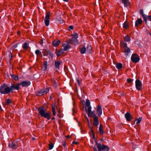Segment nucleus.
Masks as SVG:
<instances>
[{"instance_id":"nucleus-1","label":"nucleus","mask_w":151,"mask_h":151,"mask_svg":"<svg viewBox=\"0 0 151 151\" xmlns=\"http://www.w3.org/2000/svg\"><path fill=\"white\" fill-rule=\"evenodd\" d=\"M0 93L3 94H7L10 93L9 87L7 84H3L0 86Z\"/></svg>"},{"instance_id":"nucleus-2","label":"nucleus","mask_w":151,"mask_h":151,"mask_svg":"<svg viewBox=\"0 0 151 151\" xmlns=\"http://www.w3.org/2000/svg\"><path fill=\"white\" fill-rule=\"evenodd\" d=\"M95 142L96 145H97V147L98 151H109V149L108 146L98 143L97 140L95 141Z\"/></svg>"},{"instance_id":"nucleus-3","label":"nucleus","mask_w":151,"mask_h":151,"mask_svg":"<svg viewBox=\"0 0 151 151\" xmlns=\"http://www.w3.org/2000/svg\"><path fill=\"white\" fill-rule=\"evenodd\" d=\"M37 110L39 112V115L40 114L42 116L47 118V112H45L44 107H39Z\"/></svg>"},{"instance_id":"nucleus-4","label":"nucleus","mask_w":151,"mask_h":151,"mask_svg":"<svg viewBox=\"0 0 151 151\" xmlns=\"http://www.w3.org/2000/svg\"><path fill=\"white\" fill-rule=\"evenodd\" d=\"M20 86V83H17L16 85L14 83L12 84L11 86L9 87L10 93H12L13 92V90H19Z\"/></svg>"},{"instance_id":"nucleus-5","label":"nucleus","mask_w":151,"mask_h":151,"mask_svg":"<svg viewBox=\"0 0 151 151\" xmlns=\"http://www.w3.org/2000/svg\"><path fill=\"white\" fill-rule=\"evenodd\" d=\"M140 60L139 56L136 54L134 53L132 55L131 57V60L134 63H137Z\"/></svg>"},{"instance_id":"nucleus-6","label":"nucleus","mask_w":151,"mask_h":151,"mask_svg":"<svg viewBox=\"0 0 151 151\" xmlns=\"http://www.w3.org/2000/svg\"><path fill=\"white\" fill-rule=\"evenodd\" d=\"M42 54L39 50H37L35 51V53L37 56H42V55L44 56L47 55V51L46 49H44L42 51Z\"/></svg>"},{"instance_id":"nucleus-7","label":"nucleus","mask_w":151,"mask_h":151,"mask_svg":"<svg viewBox=\"0 0 151 151\" xmlns=\"http://www.w3.org/2000/svg\"><path fill=\"white\" fill-rule=\"evenodd\" d=\"M135 87L138 91H140L142 88V83L139 79H137L135 81Z\"/></svg>"},{"instance_id":"nucleus-8","label":"nucleus","mask_w":151,"mask_h":151,"mask_svg":"<svg viewBox=\"0 0 151 151\" xmlns=\"http://www.w3.org/2000/svg\"><path fill=\"white\" fill-rule=\"evenodd\" d=\"M68 41L71 44L76 45L78 44V40L77 38H72L71 39H69Z\"/></svg>"},{"instance_id":"nucleus-9","label":"nucleus","mask_w":151,"mask_h":151,"mask_svg":"<svg viewBox=\"0 0 151 151\" xmlns=\"http://www.w3.org/2000/svg\"><path fill=\"white\" fill-rule=\"evenodd\" d=\"M69 44H70V43L67 41L66 42V43H64L63 44V46L64 47V51H67L71 48V46L69 45Z\"/></svg>"},{"instance_id":"nucleus-10","label":"nucleus","mask_w":151,"mask_h":151,"mask_svg":"<svg viewBox=\"0 0 151 151\" xmlns=\"http://www.w3.org/2000/svg\"><path fill=\"white\" fill-rule=\"evenodd\" d=\"M47 88H46L45 89H41L39 91L37 92L36 95L37 96H40L46 94L47 93Z\"/></svg>"},{"instance_id":"nucleus-11","label":"nucleus","mask_w":151,"mask_h":151,"mask_svg":"<svg viewBox=\"0 0 151 151\" xmlns=\"http://www.w3.org/2000/svg\"><path fill=\"white\" fill-rule=\"evenodd\" d=\"M30 82L29 81H23L20 83V85H22V87H27L30 84Z\"/></svg>"},{"instance_id":"nucleus-12","label":"nucleus","mask_w":151,"mask_h":151,"mask_svg":"<svg viewBox=\"0 0 151 151\" xmlns=\"http://www.w3.org/2000/svg\"><path fill=\"white\" fill-rule=\"evenodd\" d=\"M125 117L126 120L129 122L131 121L133 119L130 113L129 112H127L125 114Z\"/></svg>"},{"instance_id":"nucleus-13","label":"nucleus","mask_w":151,"mask_h":151,"mask_svg":"<svg viewBox=\"0 0 151 151\" xmlns=\"http://www.w3.org/2000/svg\"><path fill=\"white\" fill-rule=\"evenodd\" d=\"M139 12L141 14L143 19L145 22L146 24H147V16L146 15H145L143 13V9H141L139 10Z\"/></svg>"},{"instance_id":"nucleus-14","label":"nucleus","mask_w":151,"mask_h":151,"mask_svg":"<svg viewBox=\"0 0 151 151\" xmlns=\"http://www.w3.org/2000/svg\"><path fill=\"white\" fill-rule=\"evenodd\" d=\"M96 111L98 115L99 116H100L102 114V108L101 106H98L97 108Z\"/></svg>"},{"instance_id":"nucleus-15","label":"nucleus","mask_w":151,"mask_h":151,"mask_svg":"<svg viewBox=\"0 0 151 151\" xmlns=\"http://www.w3.org/2000/svg\"><path fill=\"white\" fill-rule=\"evenodd\" d=\"M60 41L59 40H56L52 42V44L54 47H56L59 45L60 43Z\"/></svg>"},{"instance_id":"nucleus-16","label":"nucleus","mask_w":151,"mask_h":151,"mask_svg":"<svg viewBox=\"0 0 151 151\" xmlns=\"http://www.w3.org/2000/svg\"><path fill=\"white\" fill-rule=\"evenodd\" d=\"M99 124V122L97 116H96L93 118V125L95 126H97Z\"/></svg>"},{"instance_id":"nucleus-17","label":"nucleus","mask_w":151,"mask_h":151,"mask_svg":"<svg viewBox=\"0 0 151 151\" xmlns=\"http://www.w3.org/2000/svg\"><path fill=\"white\" fill-rule=\"evenodd\" d=\"M9 146L11 148L14 150L17 149L18 147V146L13 142L9 143Z\"/></svg>"},{"instance_id":"nucleus-18","label":"nucleus","mask_w":151,"mask_h":151,"mask_svg":"<svg viewBox=\"0 0 151 151\" xmlns=\"http://www.w3.org/2000/svg\"><path fill=\"white\" fill-rule=\"evenodd\" d=\"M142 20L140 19H137L135 22V26L137 27L139 25L142 24Z\"/></svg>"},{"instance_id":"nucleus-19","label":"nucleus","mask_w":151,"mask_h":151,"mask_svg":"<svg viewBox=\"0 0 151 151\" xmlns=\"http://www.w3.org/2000/svg\"><path fill=\"white\" fill-rule=\"evenodd\" d=\"M47 66V62L46 61H44L43 62V64L42 67V69L43 70H46Z\"/></svg>"},{"instance_id":"nucleus-20","label":"nucleus","mask_w":151,"mask_h":151,"mask_svg":"<svg viewBox=\"0 0 151 151\" xmlns=\"http://www.w3.org/2000/svg\"><path fill=\"white\" fill-rule=\"evenodd\" d=\"M122 3L124 4L125 6L127 7L129 4V0H122Z\"/></svg>"},{"instance_id":"nucleus-21","label":"nucleus","mask_w":151,"mask_h":151,"mask_svg":"<svg viewBox=\"0 0 151 151\" xmlns=\"http://www.w3.org/2000/svg\"><path fill=\"white\" fill-rule=\"evenodd\" d=\"M86 51L88 53H91L92 52V48L91 46L90 45H88L86 47Z\"/></svg>"},{"instance_id":"nucleus-22","label":"nucleus","mask_w":151,"mask_h":151,"mask_svg":"<svg viewBox=\"0 0 151 151\" xmlns=\"http://www.w3.org/2000/svg\"><path fill=\"white\" fill-rule=\"evenodd\" d=\"M99 129L100 134L101 135H103L104 134V132L103 131V130L102 129V125L101 124H100V125Z\"/></svg>"},{"instance_id":"nucleus-23","label":"nucleus","mask_w":151,"mask_h":151,"mask_svg":"<svg viewBox=\"0 0 151 151\" xmlns=\"http://www.w3.org/2000/svg\"><path fill=\"white\" fill-rule=\"evenodd\" d=\"M29 45L27 42H25L23 44L22 47L25 50H27L29 48Z\"/></svg>"},{"instance_id":"nucleus-24","label":"nucleus","mask_w":151,"mask_h":151,"mask_svg":"<svg viewBox=\"0 0 151 151\" xmlns=\"http://www.w3.org/2000/svg\"><path fill=\"white\" fill-rule=\"evenodd\" d=\"M88 107V111H87V109L86 108V112H88V117H90V113H91V112L92 111H91V106H89V107Z\"/></svg>"},{"instance_id":"nucleus-25","label":"nucleus","mask_w":151,"mask_h":151,"mask_svg":"<svg viewBox=\"0 0 151 151\" xmlns=\"http://www.w3.org/2000/svg\"><path fill=\"white\" fill-rule=\"evenodd\" d=\"M60 65V63L59 61L56 60L55 61V65L56 68L58 69H59V66Z\"/></svg>"},{"instance_id":"nucleus-26","label":"nucleus","mask_w":151,"mask_h":151,"mask_svg":"<svg viewBox=\"0 0 151 151\" xmlns=\"http://www.w3.org/2000/svg\"><path fill=\"white\" fill-rule=\"evenodd\" d=\"M122 64L121 63H117L116 65V67L118 70L122 69Z\"/></svg>"},{"instance_id":"nucleus-27","label":"nucleus","mask_w":151,"mask_h":151,"mask_svg":"<svg viewBox=\"0 0 151 151\" xmlns=\"http://www.w3.org/2000/svg\"><path fill=\"white\" fill-rule=\"evenodd\" d=\"M80 51L81 53L82 54L85 53L86 51V49L85 47H83L82 48H81Z\"/></svg>"},{"instance_id":"nucleus-28","label":"nucleus","mask_w":151,"mask_h":151,"mask_svg":"<svg viewBox=\"0 0 151 151\" xmlns=\"http://www.w3.org/2000/svg\"><path fill=\"white\" fill-rule=\"evenodd\" d=\"M96 116H97L96 114L95 111H91V113H90V117H91L94 118Z\"/></svg>"},{"instance_id":"nucleus-29","label":"nucleus","mask_w":151,"mask_h":151,"mask_svg":"<svg viewBox=\"0 0 151 151\" xmlns=\"http://www.w3.org/2000/svg\"><path fill=\"white\" fill-rule=\"evenodd\" d=\"M124 51L126 53V55H128V53L130 52V50L128 47H127L125 48Z\"/></svg>"},{"instance_id":"nucleus-30","label":"nucleus","mask_w":151,"mask_h":151,"mask_svg":"<svg viewBox=\"0 0 151 151\" xmlns=\"http://www.w3.org/2000/svg\"><path fill=\"white\" fill-rule=\"evenodd\" d=\"M46 41H47V39L46 40L45 39L43 38H42V39L40 40V41H39V43L41 45H42L43 43H46Z\"/></svg>"},{"instance_id":"nucleus-31","label":"nucleus","mask_w":151,"mask_h":151,"mask_svg":"<svg viewBox=\"0 0 151 151\" xmlns=\"http://www.w3.org/2000/svg\"><path fill=\"white\" fill-rule=\"evenodd\" d=\"M124 39L126 42H129L130 40V38L128 35L125 36Z\"/></svg>"},{"instance_id":"nucleus-32","label":"nucleus","mask_w":151,"mask_h":151,"mask_svg":"<svg viewBox=\"0 0 151 151\" xmlns=\"http://www.w3.org/2000/svg\"><path fill=\"white\" fill-rule=\"evenodd\" d=\"M49 146V150H50L52 149L54 147V144L51 142H50L48 145Z\"/></svg>"},{"instance_id":"nucleus-33","label":"nucleus","mask_w":151,"mask_h":151,"mask_svg":"<svg viewBox=\"0 0 151 151\" xmlns=\"http://www.w3.org/2000/svg\"><path fill=\"white\" fill-rule=\"evenodd\" d=\"M12 77L15 81H17L19 79L18 77L15 75H12Z\"/></svg>"},{"instance_id":"nucleus-34","label":"nucleus","mask_w":151,"mask_h":151,"mask_svg":"<svg viewBox=\"0 0 151 151\" xmlns=\"http://www.w3.org/2000/svg\"><path fill=\"white\" fill-rule=\"evenodd\" d=\"M55 105H54L52 107V113L53 115L55 116L56 114V111L55 109Z\"/></svg>"},{"instance_id":"nucleus-35","label":"nucleus","mask_w":151,"mask_h":151,"mask_svg":"<svg viewBox=\"0 0 151 151\" xmlns=\"http://www.w3.org/2000/svg\"><path fill=\"white\" fill-rule=\"evenodd\" d=\"M90 105V101L88 99H87L86 100V106L87 107H88L89 106H91Z\"/></svg>"},{"instance_id":"nucleus-36","label":"nucleus","mask_w":151,"mask_h":151,"mask_svg":"<svg viewBox=\"0 0 151 151\" xmlns=\"http://www.w3.org/2000/svg\"><path fill=\"white\" fill-rule=\"evenodd\" d=\"M142 118L139 117V118L136 119V124L137 125L138 124L140 123V122L142 120Z\"/></svg>"},{"instance_id":"nucleus-37","label":"nucleus","mask_w":151,"mask_h":151,"mask_svg":"<svg viewBox=\"0 0 151 151\" xmlns=\"http://www.w3.org/2000/svg\"><path fill=\"white\" fill-rule=\"evenodd\" d=\"M45 24L46 26H47V12L46 11V16L45 19Z\"/></svg>"},{"instance_id":"nucleus-38","label":"nucleus","mask_w":151,"mask_h":151,"mask_svg":"<svg viewBox=\"0 0 151 151\" xmlns=\"http://www.w3.org/2000/svg\"><path fill=\"white\" fill-rule=\"evenodd\" d=\"M12 101L10 100V99H8L6 100V105H8L9 104H10L12 103Z\"/></svg>"},{"instance_id":"nucleus-39","label":"nucleus","mask_w":151,"mask_h":151,"mask_svg":"<svg viewBox=\"0 0 151 151\" xmlns=\"http://www.w3.org/2000/svg\"><path fill=\"white\" fill-rule=\"evenodd\" d=\"M48 55L50 56L52 58H53V53H52L50 51H48Z\"/></svg>"},{"instance_id":"nucleus-40","label":"nucleus","mask_w":151,"mask_h":151,"mask_svg":"<svg viewBox=\"0 0 151 151\" xmlns=\"http://www.w3.org/2000/svg\"><path fill=\"white\" fill-rule=\"evenodd\" d=\"M72 38H78V34L77 33H75V34H74L72 35Z\"/></svg>"},{"instance_id":"nucleus-41","label":"nucleus","mask_w":151,"mask_h":151,"mask_svg":"<svg viewBox=\"0 0 151 151\" xmlns=\"http://www.w3.org/2000/svg\"><path fill=\"white\" fill-rule=\"evenodd\" d=\"M123 27L125 28H127L128 27V25L125 22H124L123 24Z\"/></svg>"},{"instance_id":"nucleus-42","label":"nucleus","mask_w":151,"mask_h":151,"mask_svg":"<svg viewBox=\"0 0 151 151\" xmlns=\"http://www.w3.org/2000/svg\"><path fill=\"white\" fill-rule=\"evenodd\" d=\"M90 128L91 129V131L92 133V135H93V138H94L95 135H94V132H93V130L92 129V128L91 126H90Z\"/></svg>"},{"instance_id":"nucleus-43","label":"nucleus","mask_w":151,"mask_h":151,"mask_svg":"<svg viewBox=\"0 0 151 151\" xmlns=\"http://www.w3.org/2000/svg\"><path fill=\"white\" fill-rule=\"evenodd\" d=\"M50 12H48V26L49 24V19H50Z\"/></svg>"},{"instance_id":"nucleus-44","label":"nucleus","mask_w":151,"mask_h":151,"mask_svg":"<svg viewBox=\"0 0 151 151\" xmlns=\"http://www.w3.org/2000/svg\"><path fill=\"white\" fill-rule=\"evenodd\" d=\"M127 81L129 83H131L132 81V80L130 78H128L127 80Z\"/></svg>"},{"instance_id":"nucleus-45","label":"nucleus","mask_w":151,"mask_h":151,"mask_svg":"<svg viewBox=\"0 0 151 151\" xmlns=\"http://www.w3.org/2000/svg\"><path fill=\"white\" fill-rule=\"evenodd\" d=\"M17 47V44H16L12 46V48L13 49H15Z\"/></svg>"},{"instance_id":"nucleus-46","label":"nucleus","mask_w":151,"mask_h":151,"mask_svg":"<svg viewBox=\"0 0 151 151\" xmlns=\"http://www.w3.org/2000/svg\"><path fill=\"white\" fill-rule=\"evenodd\" d=\"M9 58H10V60L12 58V54L11 52H10L9 54Z\"/></svg>"},{"instance_id":"nucleus-47","label":"nucleus","mask_w":151,"mask_h":151,"mask_svg":"<svg viewBox=\"0 0 151 151\" xmlns=\"http://www.w3.org/2000/svg\"><path fill=\"white\" fill-rule=\"evenodd\" d=\"M58 20L59 22L60 23H62L63 22V20L61 18L58 19Z\"/></svg>"},{"instance_id":"nucleus-48","label":"nucleus","mask_w":151,"mask_h":151,"mask_svg":"<svg viewBox=\"0 0 151 151\" xmlns=\"http://www.w3.org/2000/svg\"><path fill=\"white\" fill-rule=\"evenodd\" d=\"M73 26L72 25L70 26L69 27V28L68 29V30H70L71 29H73Z\"/></svg>"},{"instance_id":"nucleus-49","label":"nucleus","mask_w":151,"mask_h":151,"mask_svg":"<svg viewBox=\"0 0 151 151\" xmlns=\"http://www.w3.org/2000/svg\"><path fill=\"white\" fill-rule=\"evenodd\" d=\"M64 49H61L59 51L61 54L64 52Z\"/></svg>"},{"instance_id":"nucleus-50","label":"nucleus","mask_w":151,"mask_h":151,"mask_svg":"<svg viewBox=\"0 0 151 151\" xmlns=\"http://www.w3.org/2000/svg\"><path fill=\"white\" fill-rule=\"evenodd\" d=\"M147 19L151 21V15L148 16L147 17Z\"/></svg>"},{"instance_id":"nucleus-51","label":"nucleus","mask_w":151,"mask_h":151,"mask_svg":"<svg viewBox=\"0 0 151 151\" xmlns=\"http://www.w3.org/2000/svg\"><path fill=\"white\" fill-rule=\"evenodd\" d=\"M61 54V53L59 52V51L58 52L56 53V55L58 57L60 56Z\"/></svg>"},{"instance_id":"nucleus-52","label":"nucleus","mask_w":151,"mask_h":151,"mask_svg":"<svg viewBox=\"0 0 151 151\" xmlns=\"http://www.w3.org/2000/svg\"><path fill=\"white\" fill-rule=\"evenodd\" d=\"M53 97V96L52 94H51V95H50V98H50V100H51L52 99V98Z\"/></svg>"},{"instance_id":"nucleus-53","label":"nucleus","mask_w":151,"mask_h":151,"mask_svg":"<svg viewBox=\"0 0 151 151\" xmlns=\"http://www.w3.org/2000/svg\"><path fill=\"white\" fill-rule=\"evenodd\" d=\"M50 115L49 113V112L48 111V120L50 119Z\"/></svg>"},{"instance_id":"nucleus-54","label":"nucleus","mask_w":151,"mask_h":151,"mask_svg":"<svg viewBox=\"0 0 151 151\" xmlns=\"http://www.w3.org/2000/svg\"><path fill=\"white\" fill-rule=\"evenodd\" d=\"M123 46L124 47H125V48H126L127 47H127V44L126 43H124Z\"/></svg>"},{"instance_id":"nucleus-55","label":"nucleus","mask_w":151,"mask_h":151,"mask_svg":"<svg viewBox=\"0 0 151 151\" xmlns=\"http://www.w3.org/2000/svg\"><path fill=\"white\" fill-rule=\"evenodd\" d=\"M78 142H76L73 141V144H78Z\"/></svg>"},{"instance_id":"nucleus-56","label":"nucleus","mask_w":151,"mask_h":151,"mask_svg":"<svg viewBox=\"0 0 151 151\" xmlns=\"http://www.w3.org/2000/svg\"><path fill=\"white\" fill-rule=\"evenodd\" d=\"M77 82L78 85H80V82L79 80V79H77Z\"/></svg>"},{"instance_id":"nucleus-57","label":"nucleus","mask_w":151,"mask_h":151,"mask_svg":"<svg viewBox=\"0 0 151 151\" xmlns=\"http://www.w3.org/2000/svg\"><path fill=\"white\" fill-rule=\"evenodd\" d=\"M93 148L94 150V151H97V150L96 148L95 147H93Z\"/></svg>"},{"instance_id":"nucleus-58","label":"nucleus","mask_w":151,"mask_h":151,"mask_svg":"<svg viewBox=\"0 0 151 151\" xmlns=\"http://www.w3.org/2000/svg\"><path fill=\"white\" fill-rule=\"evenodd\" d=\"M63 146L65 147V146L66 144L65 143V142H64L63 143Z\"/></svg>"},{"instance_id":"nucleus-59","label":"nucleus","mask_w":151,"mask_h":151,"mask_svg":"<svg viewBox=\"0 0 151 151\" xmlns=\"http://www.w3.org/2000/svg\"><path fill=\"white\" fill-rule=\"evenodd\" d=\"M17 34H18V35H20V31H18L17 32Z\"/></svg>"},{"instance_id":"nucleus-60","label":"nucleus","mask_w":151,"mask_h":151,"mask_svg":"<svg viewBox=\"0 0 151 151\" xmlns=\"http://www.w3.org/2000/svg\"><path fill=\"white\" fill-rule=\"evenodd\" d=\"M147 33L148 34H149L150 35V36H151V33H150V32H147Z\"/></svg>"},{"instance_id":"nucleus-61","label":"nucleus","mask_w":151,"mask_h":151,"mask_svg":"<svg viewBox=\"0 0 151 151\" xmlns=\"http://www.w3.org/2000/svg\"><path fill=\"white\" fill-rule=\"evenodd\" d=\"M66 137L67 138H70V136H69V135H67V136Z\"/></svg>"},{"instance_id":"nucleus-62","label":"nucleus","mask_w":151,"mask_h":151,"mask_svg":"<svg viewBox=\"0 0 151 151\" xmlns=\"http://www.w3.org/2000/svg\"><path fill=\"white\" fill-rule=\"evenodd\" d=\"M65 2H68L69 0H63Z\"/></svg>"},{"instance_id":"nucleus-63","label":"nucleus","mask_w":151,"mask_h":151,"mask_svg":"<svg viewBox=\"0 0 151 151\" xmlns=\"http://www.w3.org/2000/svg\"><path fill=\"white\" fill-rule=\"evenodd\" d=\"M32 139L33 140H35V138L34 137L32 138Z\"/></svg>"},{"instance_id":"nucleus-64","label":"nucleus","mask_w":151,"mask_h":151,"mask_svg":"<svg viewBox=\"0 0 151 151\" xmlns=\"http://www.w3.org/2000/svg\"><path fill=\"white\" fill-rule=\"evenodd\" d=\"M108 119L109 120H111V118L110 117L108 118Z\"/></svg>"}]
</instances>
